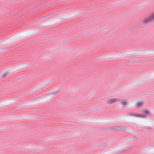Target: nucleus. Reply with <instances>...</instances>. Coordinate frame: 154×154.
Wrapping results in <instances>:
<instances>
[{"label": "nucleus", "instance_id": "f257e3e1", "mask_svg": "<svg viewBox=\"0 0 154 154\" xmlns=\"http://www.w3.org/2000/svg\"><path fill=\"white\" fill-rule=\"evenodd\" d=\"M154 21V13H151L148 16L144 18L142 23L144 25L147 24Z\"/></svg>", "mask_w": 154, "mask_h": 154}, {"label": "nucleus", "instance_id": "39448f33", "mask_svg": "<svg viewBox=\"0 0 154 154\" xmlns=\"http://www.w3.org/2000/svg\"><path fill=\"white\" fill-rule=\"evenodd\" d=\"M145 112L146 114H148L149 113V112L148 111H145Z\"/></svg>", "mask_w": 154, "mask_h": 154}, {"label": "nucleus", "instance_id": "7ed1b4c3", "mask_svg": "<svg viewBox=\"0 0 154 154\" xmlns=\"http://www.w3.org/2000/svg\"><path fill=\"white\" fill-rule=\"evenodd\" d=\"M143 106V103L140 101H138L136 102L135 106L137 107H140Z\"/></svg>", "mask_w": 154, "mask_h": 154}, {"label": "nucleus", "instance_id": "20e7f679", "mask_svg": "<svg viewBox=\"0 0 154 154\" xmlns=\"http://www.w3.org/2000/svg\"><path fill=\"white\" fill-rule=\"evenodd\" d=\"M127 101L126 100H122V101L121 102V105L122 106H126L127 105Z\"/></svg>", "mask_w": 154, "mask_h": 154}, {"label": "nucleus", "instance_id": "f03ea898", "mask_svg": "<svg viewBox=\"0 0 154 154\" xmlns=\"http://www.w3.org/2000/svg\"><path fill=\"white\" fill-rule=\"evenodd\" d=\"M118 101V99L117 98H110L107 100L106 103L108 104H111Z\"/></svg>", "mask_w": 154, "mask_h": 154}]
</instances>
